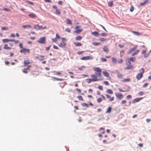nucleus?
Returning a JSON list of instances; mask_svg holds the SVG:
<instances>
[{"mask_svg": "<svg viewBox=\"0 0 151 151\" xmlns=\"http://www.w3.org/2000/svg\"><path fill=\"white\" fill-rule=\"evenodd\" d=\"M93 70L95 71V74L99 77H101V70L99 68L94 67L93 68Z\"/></svg>", "mask_w": 151, "mask_h": 151, "instance_id": "1", "label": "nucleus"}, {"mask_svg": "<svg viewBox=\"0 0 151 151\" xmlns=\"http://www.w3.org/2000/svg\"><path fill=\"white\" fill-rule=\"evenodd\" d=\"M144 70V69L143 68H142L139 70L140 73H138L136 76V78L138 80H139L142 77Z\"/></svg>", "mask_w": 151, "mask_h": 151, "instance_id": "2", "label": "nucleus"}, {"mask_svg": "<svg viewBox=\"0 0 151 151\" xmlns=\"http://www.w3.org/2000/svg\"><path fill=\"white\" fill-rule=\"evenodd\" d=\"M91 77L92 78V79L95 80V81H94V82L98 81H101L103 79V78H101L100 77H99L100 78H98L97 77H98V76L96 74L91 75Z\"/></svg>", "mask_w": 151, "mask_h": 151, "instance_id": "3", "label": "nucleus"}, {"mask_svg": "<svg viewBox=\"0 0 151 151\" xmlns=\"http://www.w3.org/2000/svg\"><path fill=\"white\" fill-rule=\"evenodd\" d=\"M126 65L127 66L124 68L125 69L128 70L133 68V66L131 65V63L129 61H128L127 62Z\"/></svg>", "mask_w": 151, "mask_h": 151, "instance_id": "4", "label": "nucleus"}, {"mask_svg": "<svg viewBox=\"0 0 151 151\" xmlns=\"http://www.w3.org/2000/svg\"><path fill=\"white\" fill-rule=\"evenodd\" d=\"M34 28L37 30H42L43 29H47V27L46 26L43 27L42 26H40L39 24L35 25L34 26Z\"/></svg>", "mask_w": 151, "mask_h": 151, "instance_id": "5", "label": "nucleus"}, {"mask_svg": "<svg viewBox=\"0 0 151 151\" xmlns=\"http://www.w3.org/2000/svg\"><path fill=\"white\" fill-rule=\"evenodd\" d=\"M46 37H45L40 38L39 40L37 41V42L41 44H45L46 43Z\"/></svg>", "mask_w": 151, "mask_h": 151, "instance_id": "6", "label": "nucleus"}, {"mask_svg": "<svg viewBox=\"0 0 151 151\" xmlns=\"http://www.w3.org/2000/svg\"><path fill=\"white\" fill-rule=\"evenodd\" d=\"M81 60H92L93 59V57L92 56H87L83 57L80 58Z\"/></svg>", "mask_w": 151, "mask_h": 151, "instance_id": "7", "label": "nucleus"}, {"mask_svg": "<svg viewBox=\"0 0 151 151\" xmlns=\"http://www.w3.org/2000/svg\"><path fill=\"white\" fill-rule=\"evenodd\" d=\"M20 52L21 53H23L24 54H25L26 52L29 53L30 52V50L29 49L24 48L20 50Z\"/></svg>", "mask_w": 151, "mask_h": 151, "instance_id": "8", "label": "nucleus"}, {"mask_svg": "<svg viewBox=\"0 0 151 151\" xmlns=\"http://www.w3.org/2000/svg\"><path fill=\"white\" fill-rule=\"evenodd\" d=\"M115 96L119 99H122L123 97V95L120 93H115Z\"/></svg>", "mask_w": 151, "mask_h": 151, "instance_id": "9", "label": "nucleus"}, {"mask_svg": "<svg viewBox=\"0 0 151 151\" xmlns=\"http://www.w3.org/2000/svg\"><path fill=\"white\" fill-rule=\"evenodd\" d=\"M53 8L56 9L55 14H57L59 15L61 13L59 10L57 9V7L55 6H53Z\"/></svg>", "mask_w": 151, "mask_h": 151, "instance_id": "10", "label": "nucleus"}, {"mask_svg": "<svg viewBox=\"0 0 151 151\" xmlns=\"http://www.w3.org/2000/svg\"><path fill=\"white\" fill-rule=\"evenodd\" d=\"M143 99V98H137V99H134L132 101L133 103H135L136 102H138L140 100L142 99Z\"/></svg>", "mask_w": 151, "mask_h": 151, "instance_id": "11", "label": "nucleus"}, {"mask_svg": "<svg viewBox=\"0 0 151 151\" xmlns=\"http://www.w3.org/2000/svg\"><path fill=\"white\" fill-rule=\"evenodd\" d=\"M3 48L7 50H10L11 49V47L9 46L7 44H5L4 45Z\"/></svg>", "mask_w": 151, "mask_h": 151, "instance_id": "12", "label": "nucleus"}, {"mask_svg": "<svg viewBox=\"0 0 151 151\" xmlns=\"http://www.w3.org/2000/svg\"><path fill=\"white\" fill-rule=\"evenodd\" d=\"M106 96L107 98L109 99V101H113L114 99V97L111 98V96L108 94H106Z\"/></svg>", "mask_w": 151, "mask_h": 151, "instance_id": "13", "label": "nucleus"}, {"mask_svg": "<svg viewBox=\"0 0 151 151\" xmlns=\"http://www.w3.org/2000/svg\"><path fill=\"white\" fill-rule=\"evenodd\" d=\"M149 0H145L143 2H142L140 3L139 4V6H142L146 4L149 1Z\"/></svg>", "mask_w": 151, "mask_h": 151, "instance_id": "14", "label": "nucleus"}, {"mask_svg": "<svg viewBox=\"0 0 151 151\" xmlns=\"http://www.w3.org/2000/svg\"><path fill=\"white\" fill-rule=\"evenodd\" d=\"M117 77L118 78L121 79L123 77V75L119 72H118L117 73Z\"/></svg>", "mask_w": 151, "mask_h": 151, "instance_id": "15", "label": "nucleus"}, {"mask_svg": "<svg viewBox=\"0 0 151 151\" xmlns=\"http://www.w3.org/2000/svg\"><path fill=\"white\" fill-rule=\"evenodd\" d=\"M28 16L31 18H35L36 17V15L34 13H31L29 14Z\"/></svg>", "mask_w": 151, "mask_h": 151, "instance_id": "16", "label": "nucleus"}, {"mask_svg": "<svg viewBox=\"0 0 151 151\" xmlns=\"http://www.w3.org/2000/svg\"><path fill=\"white\" fill-rule=\"evenodd\" d=\"M103 74L106 77H109V73L106 71H104L103 72Z\"/></svg>", "mask_w": 151, "mask_h": 151, "instance_id": "17", "label": "nucleus"}, {"mask_svg": "<svg viewBox=\"0 0 151 151\" xmlns=\"http://www.w3.org/2000/svg\"><path fill=\"white\" fill-rule=\"evenodd\" d=\"M12 39L9 40L7 39H4L2 40V41L3 42L5 43H7L9 41H11Z\"/></svg>", "mask_w": 151, "mask_h": 151, "instance_id": "18", "label": "nucleus"}, {"mask_svg": "<svg viewBox=\"0 0 151 151\" xmlns=\"http://www.w3.org/2000/svg\"><path fill=\"white\" fill-rule=\"evenodd\" d=\"M22 27L23 28L25 29L27 28H30L31 27V26L30 25L27 24L22 25Z\"/></svg>", "mask_w": 151, "mask_h": 151, "instance_id": "19", "label": "nucleus"}, {"mask_svg": "<svg viewBox=\"0 0 151 151\" xmlns=\"http://www.w3.org/2000/svg\"><path fill=\"white\" fill-rule=\"evenodd\" d=\"M88 83H90L92 82H94L95 80L91 78H88L86 80Z\"/></svg>", "mask_w": 151, "mask_h": 151, "instance_id": "20", "label": "nucleus"}, {"mask_svg": "<svg viewBox=\"0 0 151 151\" xmlns=\"http://www.w3.org/2000/svg\"><path fill=\"white\" fill-rule=\"evenodd\" d=\"M66 45V44L62 42H61L60 44L59 45V46L61 47H63L65 46Z\"/></svg>", "mask_w": 151, "mask_h": 151, "instance_id": "21", "label": "nucleus"}, {"mask_svg": "<svg viewBox=\"0 0 151 151\" xmlns=\"http://www.w3.org/2000/svg\"><path fill=\"white\" fill-rule=\"evenodd\" d=\"M136 47H134L132 48L131 49L129 50V51L128 52V53H130L131 52H133L136 49Z\"/></svg>", "mask_w": 151, "mask_h": 151, "instance_id": "22", "label": "nucleus"}, {"mask_svg": "<svg viewBox=\"0 0 151 151\" xmlns=\"http://www.w3.org/2000/svg\"><path fill=\"white\" fill-rule=\"evenodd\" d=\"M131 32L134 34L138 36L141 35V33L139 32H137L134 31H132Z\"/></svg>", "mask_w": 151, "mask_h": 151, "instance_id": "23", "label": "nucleus"}, {"mask_svg": "<svg viewBox=\"0 0 151 151\" xmlns=\"http://www.w3.org/2000/svg\"><path fill=\"white\" fill-rule=\"evenodd\" d=\"M75 45L76 46H81L82 45V44L79 42H75L74 43Z\"/></svg>", "mask_w": 151, "mask_h": 151, "instance_id": "24", "label": "nucleus"}, {"mask_svg": "<svg viewBox=\"0 0 151 151\" xmlns=\"http://www.w3.org/2000/svg\"><path fill=\"white\" fill-rule=\"evenodd\" d=\"M30 63V62L29 60H25L24 61V65L25 66L27 65L28 64Z\"/></svg>", "mask_w": 151, "mask_h": 151, "instance_id": "25", "label": "nucleus"}, {"mask_svg": "<svg viewBox=\"0 0 151 151\" xmlns=\"http://www.w3.org/2000/svg\"><path fill=\"white\" fill-rule=\"evenodd\" d=\"M111 107L110 106L108 107L107 110L106 111V113H110L111 112Z\"/></svg>", "mask_w": 151, "mask_h": 151, "instance_id": "26", "label": "nucleus"}, {"mask_svg": "<svg viewBox=\"0 0 151 151\" xmlns=\"http://www.w3.org/2000/svg\"><path fill=\"white\" fill-rule=\"evenodd\" d=\"M130 81V79L129 78H125L122 80V81L123 82H128Z\"/></svg>", "mask_w": 151, "mask_h": 151, "instance_id": "27", "label": "nucleus"}, {"mask_svg": "<svg viewBox=\"0 0 151 151\" xmlns=\"http://www.w3.org/2000/svg\"><path fill=\"white\" fill-rule=\"evenodd\" d=\"M106 92L107 93L111 94H112L113 93V91L110 89H107L106 90Z\"/></svg>", "mask_w": 151, "mask_h": 151, "instance_id": "28", "label": "nucleus"}, {"mask_svg": "<svg viewBox=\"0 0 151 151\" xmlns=\"http://www.w3.org/2000/svg\"><path fill=\"white\" fill-rule=\"evenodd\" d=\"M52 78L53 79H55L56 80H57V81H63L64 80V79H62V78H57L55 77H53Z\"/></svg>", "mask_w": 151, "mask_h": 151, "instance_id": "29", "label": "nucleus"}, {"mask_svg": "<svg viewBox=\"0 0 151 151\" xmlns=\"http://www.w3.org/2000/svg\"><path fill=\"white\" fill-rule=\"evenodd\" d=\"M103 50L106 52H108V49L107 47L104 46L103 48Z\"/></svg>", "mask_w": 151, "mask_h": 151, "instance_id": "30", "label": "nucleus"}, {"mask_svg": "<svg viewBox=\"0 0 151 151\" xmlns=\"http://www.w3.org/2000/svg\"><path fill=\"white\" fill-rule=\"evenodd\" d=\"M139 52V50H137L134 52L132 54V55L133 56L137 54Z\"/></svg>", "mask_w": 151, "mask_h": 151, "instance_id": "31", "label": "nucleus"}, {"mask_svg": "<svg viewBox=\"0 0 151 151\" xmlns=\"http://www.w3.org/2000/svg\"><path fill=\"white\" fill-rule=\"evenodd\" d=\"M113 5V1H111L108 2V6H112Z\"/></svg>", "mask_w": 151, "mask_h": 151, "instance_id": "32", "label": "nucleus"}, {"mask_svg": "<svg viewBox=\"0 0 151 151\" xmlns=\"http://www.w3.org/2000/svg\"><path fill=\"white\" fill-rule=\"evenodd\" d=\"M92 34L94 36H98V35H99V34L97 31H95L94 32H93L92 33Z\"/></svg>", "mask_w": 151, "mask_h": 151, "instance_id": "33", "label": "nucleus"}, {"mask_svg": "<svg viewBox=\"0 0 151 151\" xmlns=\"http://www.w3.org/2000/svg\"><path fill=\"white\" fill-rule=\"evenodd\" d=\"M111 60H112V62L114 63H116L117 62L116 59V58H113V57L112 58H111Z\"/></svg>", "mask_w": 151, "mask_h": 151, "instance_id": "34", "label": "nucleus"}, {"mask_svg": "<svg viewBox=\"0 0 151 151\" xmlns=\"http://www.w3.org/2000/svg\"><path fill=\"white\" fill-rule=\"evenodd\" d=\"M82 37L80 36H78L76 37V40H81Z\"/></svg>", "mask_w": 151, "mask_h": 151, "instance_id": "35", "label": "nucleus"}, {"mask_svg": "<svg viewBox=\"0 0 151 151\" xmlns=\"http://www.w3.org/2000/svg\"><path fill=\"white\" fill-rule=\"evenodd\" d=\"M67 24H72V22H71V21L68 19H67Z\"/></svg>", "mask_w": 151, "mask_h": 151, "instance_id": "36", "label": "nucleus"}, {"mask_svg": "<svg viewBox=\"0 0 151 151\" xmlns=\"http://www.w3.org/2000/svg\"><path fill=\"white\" fill-rule=\"evenodd\" d=\"M85 68H86L85 66H82L80 67H79L78 68V69L80 70H82L83 69H85Z\"/></svg>", "mask_w": 151, "mask_h": 151, "instance_id": "37", "label": "nucleus"}, {"mask_svg": "<svg viewBox=\"0 0 151 151\" xmlns=\"http://www.w3.org/2000/svg\"><path fill=\"white\" fill-rule=\"evenodd\" d=\"M92 44L94 45H99L100 44V42H93Z\"/></svg>", "mask_w": 151, "mask_h": 151, "instance_id": "38", "label": "nucleus"}, {"mask_svg": "<svg viewBox=\"0 0 151 151\" xmlns=\"http://www.w3.org/2000/svg\"><path fill=\"white\" fill-rule=\"evenodd\" d=\"M82 29H79L77 30H76L75 31V32L76 33H80L81 31H82Z\"/></svg>", "mask_w": 151, "mask_h": 151, "instance_id": "39", "label": "nucleus"}, {"mask_svg": "<svg viewBox=\"0 0 151 151\" xmlns=\"http://www.w3.org/2000/svg\"><path fill=\"white\" fill-rule=\"evenodd\" d=\"M27 70L26 68H24L22 70V72L25 73H28Z\"/></svg>", "mask_w": 151, "mask_h": 151, "instance_id": "40", "label": "nucleus"}, {"mask_svg": "<svg viewBox=\"0 0 151 151\" xmlns=\"http://www.w3.org/2000/svg\"><path fill=\"white\" fill-rule=\"evenodd\" d=\"M77 98L78 99L81 101H83V99L82 96H77Z\"/></svg>", "mask_w": 151, "mask_h": 151, "instance_id": "41", "label": "nucleus"}, {"mask_svg": "<svg viewBox=\"0 0 151 151\" xmlns=\"http://www.w3.org/2000/svg\"><path fill=\"white\" fill-rule=\"evenodd\" d=\"M12 41H11L14 42L15 43V44H17V43H18L19 42V41L18 40H14L12 39Z\"/></svg>", "mask_w": 151, "mask_h": 151, "instance_id": "42", "label": "nucleus"}, {"mask_svg": "<svg viewBox=\"0 0 151 151\" xmlns=\"http://www.w3.org/2000/svg\"><path fill=\"white\" fill-rule=\"evenodd\" d=\"M129 60L133 62L135 61V58L134 57H132L129 58Z\"/></svg>", "mask_w": 151, "mask_h": 151, "instance_id": "43", "label": "nucleus"}, {"mask_svg": "<svg viewBox=\"0 0 151 151\" xmlns=\"http://www.w3.org/2000/svg\"><path fill=\"white\" fill-rule=\"evenodd\" d=\"M106 39H105L103 37H101V38H99V40L101 41H106Z\"/></svg>", "mask_w": 151, "mask_h": 151, "instance_id": "44", "label": "nucleus"}, {"mask_svg": "<svg viewBox=\"0 0 151 151\" xmlns=\"http://www.w3.org/2000/svg\"><path fill=\"white\" fill-rule=\"evenodd\" d=\"M82 105L83 106H85L86 107H88V104L86 103H83L82 104Z\"/></svg>", "mask_w": 151, "mask_h": 151, "instance_id": "45", "label": "nucleus"}, {"mask_svg": "<svg viewBox=\"0 0 151 151\" xmlns=\"http://www.w3.org/2000/svg\"><path fill=\"white\" fill-rule=\"evenodd\" d=\"M100 35L101 36H106L107 35V34L106 33H101Z\"/></svg>", "mask_w": 151, "mask_h": 151, "instance_id": "46", "label": "nucleus"}, {"mask_svg": "<svg viewBox=\"0 0 151 151\" xmlns=\"http://www.w3.org/2000/svg\"><path fill=\"white\" fill-rule=\"evenodd\" d=\"M98 88L99 89V90H103V87H102V86H101V85L99 86H98Z\"/></svg>", "mask_w": 151, "mask_h": 151, "instance_id": "47", "label": "nucleus"}, {"mask_svg": "<svg viewBox=\"0 0 151 151\" xmlns=\"http://www.w3.org/2000/svg\"><path fill=\"white\" fill-rule=\"evenodd\" d=\"M65 31L66 32H68L70 33L71 32V31L70 30V29L69 28H66Z\"/></svg>", "mask_w": 151, "mask_h": 151, "instance_id": "48", "label": "nucleus"}, {"mask_svg": "<svg viewBox=\"0 0 151 151\" xmlns=\"http://www.w3.org/2000/svg\"><path fill=\"white\" fill-rule=\"evenodd\" d=\"M102 99L100 98H98L97 99V101L98 103H100L102 101Z\"/></svg>", "mask_w": 151, "mask_h": 151, "instance_id": "49", "label": "nucleus"}, {"mask_svg": "<svg viewBox=\"0 0 151 151\" xmlns=\"http://www.w3.org/2000/svg\"><path fill=\"white\" fill-rule=\"evenodd\" d=\"M101 60L103 62H106L107 61V60L104 58H101Z\"/></svg>", "mask_w": 151, "mask_h": 151, "instance_id": "50", "label": "nucleus"}, {"mask_svg": "<svg viewBox=\"0 0 151 151\" xmlns=\"http://www.w3.org/2000/svg\"><path fill=\"white\" fill-rule=\"evenodd\" d=\"M1 29L2 30H7L8 29V28L6 27H2L1 28Z\"/></svg>", "mask_w": 151, "mask_h": 151, "instance_id": "51", "label": "nucleus"}, {"mask_svg": "<svg viewBox=\"0 0 151 151\" xmlns=\"http://www.w3.org/2000/svg\"><path fill=\"white\" fill-rule=\"evenodd\" d=\"M84 52V51H79L78 52H77V54L80 55H81V54L83 53Z\"/></svg>", "mask_w": 151, "mask_h": 151, "instance_id": "52", "label": "nucleus"}, {"mask_svg": "<svg viewBox=\"0 0 151 151\" xmlns=\"http://www.w3.org/2000/svg\"><path fill=\"white\" fill-rule=\"evenodd\" d=\"M118 90L120 92H127L128 91L127 90H126V91L123 90L120 88H119Z\"/></svg>", "mask_w": 151, "mask_h": 151, "instance_id": "53", "label": "nucleus"}, {"mask_svg": "<svg viewBox=\"0 0 151 151\" xmlns=\"http://www.w3.org/2000/svg\"><path fill=\"white\" fill-rule=\"evenodd\" d=\"M104 83L105 85L107 86H108L109 85V83L107 81H104Z\"/></svg>", "mask_w": 151, "mask_h": 151, "instance_id": "54", "label": "nucleus"}, {"mask_svg": "<svg viewBox=\"0 0 151 151\" xmlns=\"http://www.w3.org/2000/svg\"><path fill=\"white\" fill-rule=\"evenodd\" d=\"M134 9V8L133 6H132L130 9V11L131 12H132Z\"/></svg>", "mask_w": 151, "mask_h": 151, "instance_id": "55", "label": "nucleus"}, {"mask_svg": "<svg viewBox=\"0 0 151 151\" xmlns=\"http://www.w3.org/2000/svg\"><path fill=\"white\" fill-rule=\"evenodd\" d=\"M19 46L21 48H23V45L22 43H20L19 44Z\"/></svg>", "mask_w": 151, "mask_h": 151, "instance_id": "56", "label": "nucleus"}, {"mask_svg": "<svg viewBox=\"0 0 151 151\" xmlns=\"http://www.w3.org/2000/svg\"><path fill=\"white\" fill-rule=\"evenodd\" d=\"M56 38H57L58 39H60V36L58 34H56Z\"/></svg>", "mask_w": 151, "mask_h": 151, "instance_id": "57", "label": "nucleus"}, {"mask_svg": "<svg viewBox=\"0 0 151 151\" xmlns=\"http://www.w3.org/2000/svg\"><path fill=\"white\" fill-rule=\"evenodd\" d=\"M55 72L56 73V74L57 75H60L62 74L60 72H58L55 71Z\"/></svg>", "mask_w": 151, "mask_h": 151, "instance_id": "58", "label": "nucleus"}, {"mask_svg": "<svg viewBox=\"0 0 151 151\" xmlns=\"http://www.w3.org/2000/svg\"><path fill=\"white\" fill-rule=\"evenodd\" d=\"M52 41L54 42H56L57 41L56 38H52Z\"/></svg>", "mask_w": 151, "mask_h": 151, "instance_id": "59", "label": "nucleus"}, {"mask_svg": "<svg viewBox=\"0 0 151 151\" xmlns=\"http://www.w3.org/2000/svg\"><path fill=\"white\" fill-rule=\"evenodd\" d=\"M148 85V83H145L143 85V87H146Z\"/></svg>", "mask_w": 151, "mask_h": 151, "instance_id": "60", "label": "nucleus"}, {"mask_svg": "<svg viewBox=\"0 0 151 151\" xmlns=\"http://www.w3.org/2000/svg\"><path fill=\"white\" fill-rule=\"evenodd\" d=\"M3 9L4 10L7 12H9L10 11L9 9L6 8H4Z\"/></svg>", "mask_w": 151, "mask_h": 151, "instance_id": "61", "label": "nucleus"}, {"mask_svg": "<svg viewBox=\"0 0 151 151\" xmlns=\"http://www.w3.org/2000/svg\"><path fill=\"white\" fill-rule=\"evenodd\" d=\"M144 57L145 58H147L148 56H149V54L148 53V54H144Z\"/></svg>", "mask_w": 151, "mask_h": 151, "instance_id": "62", "label": "nucleus"}, {"mask_svg": "<svg viewBox=\"0 0 151 151\" xmlns=\"http://www.w3.org/2000/svg\"><path fill=\"white\" fill-rule=\"evenodd\" d=\"M127 99H131L132 98V96L130 95H128L127 96Z\"/></svg>", "mask_w": 151, "mask_h": 151, "instance_id": "63", "label": "nucleus"}, {"mask_svg": "<svg viewBox=\"0 0 151 151\" xmlns=\"http://www.w3.org/2000/svg\"><path fill=\"white\" fill-rule=\"evenodd\" d=\"M62 2L61 1H59L58 2V4L61 5L62 4Z\"/></svg>", "mask_w": 151, "mask_h": 151, "instance_id": "64", "label": "nucleus"}]
</instances>
